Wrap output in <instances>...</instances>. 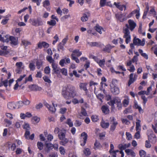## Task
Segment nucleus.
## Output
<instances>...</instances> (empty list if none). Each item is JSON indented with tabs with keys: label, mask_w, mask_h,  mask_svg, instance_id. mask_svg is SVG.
<instances>
[{
	"label": "nucleus",
	"mask_w": 157,
	"mask_h": 157,
	"mask_svg": "<svg viewBox=\"0 0 157 157\" xmlns=\"http://www.w3.org/2000/svg\"><path fill=\"white\" fill-rule=\"evenodd\" d=\"M115 104L117 105V107L119 110H121L122 108V103L121 100L118 98H117Z\"/></svg>",
	"instance_id": "5701e85b"
},
{
	"label": "nucleus",
	"mask_w": 157,
	"mask_h": 157,
	"mask_svg": "<svg viewBox=\"0 0 157 157\" xmlns=\"http://www.w3.org/2000/svg\"><path fill=\"white\" fill-rule=\"evenodd\" d=\"M126 144H121L119 145L118 147L121 151H123V150L127 148Z\"/></svg>",
	"instance_id": "864d4df0"
},
{
	"label": "nucleus",
	"mask_w": 157,
	"mask_h": 157,
	"mask_svg": "<svg viewBox=\"0 0 157 157\" xmlns=\"http://www.w3.org/2000/svg\"><path fill=\"white\" fill-rule=\"evenodd\" d=\"M95 29L97 32L100 34H101L102 33V31H103L104 29L103 28L98 25H96L95 27Z\"/></svg>",
	"instance_id": "cd10ccee"
},
{
	"label": "nucleus",
	"mask_w": 157,
	"mask_h": 157,
	"mask_svg": "<svg viewBox=\"0 0 157 157\" xmlns=\"http://www.w3.org/2000/svg\"><path fill=\"white\" fill-rule=\"evenodd\" d=\"M46 59L50 63H52L54 62V60L53 59L51 56H47L46 57Z\"/></svg>",
	"instance_id": "338daca9"
},
{
	"label": "nucleus",
	"mask_w": 157,
	"mask_h": 157,
	"mask_svg": "<svg viewBox=\"0 0 157 157\" xmlns=\"http://www.w3.org/2000/svg\"><path fill=\"white\" fill-rule=\"evenodd\" d=\"M21 43L25 47L28 45L31 44V43L30 41H28L26 40H22Z\"/></svg>",
	"instance_id": "473e14b6"
},
{
	"label": "nucleus",
	"mask_w": 157,
	"mask_h": 157,
	"mask_svg": "<svg viewBox=\"0 0 157 157\" xmlns=\"http://www.w3.org/2000/svg\"><path fill=\"white\" fill-rule=\"evenodd\" d=\"M156 12L155 11L154 8L153 7H151L150 10L148 13L149 15L153 16L155 17L156 15Z\"/></svg>",
	"instance_id": "c756f323"
},
{
	"label": "nucleus",
	"mask_w": 157,
	"mask_h": 157,
	"mask_svg": "<svg viewBox=\"0 0 157 157\" xmlns=\"http://www.w3.org/2000/svg\"><path fill=\"white\" fill-rule=\"evenodd\" d=\"M33 81V78L32 75H30L27 78H25L24 81H23V84H25L28 81Z\"/></svg>",
	"instance_id": "58836bf2"
},
{
	"label": "nucleus",
	"mask_w": 157,
	"mask_h": 157,
	"mask_svg": "<svg viewBox=\"0 0 157 157\" xmlns=\"http://www.w3.org/2000/svg\"><path fill=\"white\" fill-rule=\"evenodd\" d=\"M114 5H115L116 7L118 8L120 10L122 11L123 10V9H124V10H125L126 9V7L125 5H121L120 4V3L119 2H114Z\"/></svg>",
	"instance_id": "f8f14e48"
},
{
	"label": "nucleus",
	"mask_w": 157,
	"mask_h": 157,
	"mask_svg": "<svg viewBox=\"0 0 157 157\" xmlns=\"http://www.w3.org/2000/svg\"><path fill=\"white\" fill-rule=\"evenodd\" d=\"M113 47L111 46L109 44L107 45L105 48L103 49V51H106L108 52H109L110 50Z\"/></svg>",
	"instance_id": "c9c22d12"
},
{
	"label": "nucleus",
	"mask_w": 157,
	"mask_h": 157,
	"mask_svg": "<svg viewBox=\"0 0 157 157\" xmlns=\"http://www.w3.org/2000/svg\"><path fill=\"white\" fill-rule=\"evenodd\" d=\"M139 52L142 56H143L144 59H148V55L146 53H144L142 50L139 49Z\"/></svg>",
	"instance_id": "2f4dec72"
},
{
	"label": "nucleus",
	"mask_w": 157,
	"mask_h": 157,
	"mask_svg": "<svg viewBox=\"0 0 157 157\" xmlns=\"http://www.w3.org/2000/svg\"><path fill=\"white\" fill-rule=\"evenodd\" d=\"M88 44L91 47L99 46L100 45L99 43L97 42H88Z\"/></svg>",
	"instance_id": "79ce46f5"
},
{
	"label": "nucleus",
	"mask_w": 157,
	"mask_h": 157,
	"mask_svg": "<svg viewBox=\"0 0 157 157\" xmlns=\"http://www.w3.org/2000/svg\"><path fill=\"white\" fill-rule=\"evenodd\" d=\"M59 151L60 154L62 155H64L65 153V150L64 147L62 146H60L59 148Z\"/></svg>",
	"instance_id": "8fccbe9b"
},
{
	"label": "nucleus",
	"mask_w": 157,
	"mask_h": 157,
	"mask_svg": "<svg viewBox=\"0 0 157 157\" xmlns=\"http://www.w3.org/2000/svg\"><path fill=\"white\" fill-rule=\"evenodd\" d=\"M96 62H97L101 68H103L104 67L105 63V59L101 60L98 58L96 61Z\"/></svg>",
	"instance_id": "412c9836"
},
{
	"label": "nucleus",
	"mask_w": 157,
	"mask_h": 157,
	"mask_svg": "<svg viewBox=\"0 0 157 157\" xmlns=\"http://www.w3.org/2000/svg\"><path fill=\"white\" fill-rule=\"evenodd\" d=\"M43 79L46 82L48 83H52V81L47 76H44L43 77Z\"/></svg>",
	"instance_id": "a18cd8bd"
},
{
	"label": "nucleus",
	"mask_w": 157,
	"mask_h": 157,
	"mask_svg": "<svg viewBox=\"0 0 157 157\" xmlns=\"http://www.w3.org/2000/svg\"><path fill=\"white\" fill-rule=\"evenodd\" d=\"M17 104V108H20L23 106L24 105L23 101H19L16 103Z\"/></svg>",
	"instance_id": "6e6d98bb"
},
{
	"label": "nucleus",
	"mask_w": 157,
	"mask_h": 157,
	"mask_svg": "<svg viewBox=\"0 0 157 157\" xmlns=\"http://www.w3.org/2000/svg\"><path fill=\"white\" fill-rule=\"evenodd\" d=\"M111 92L115 95L118 94L120 93L119 88L117 86L114 85L113 82L111 85Z\"/></svg>",
	"instance_id": "9d476101"
},
{
	"label": "nucleus",
	"mask_w": 157,
	"mask_h": 157,
	"mask_svg": "<svg viewBox=\"0 0 157 157\" xmlns=\"http://www.w3.org/2000/svg\"><path fill=\"white\" fill-rule=\"evenodd\" d=\"M0 48L3 50L5 51L4 53V55H6L9 53V52L6 51L7 47V46L2 45H0Z\"/></svg>",
	"instance_id": "a19ab883"
},
{
	"label": "nucleus",
	"mask_w": 157,
	"mask_h": 157,
	"mask_svg": "<svg viewBox=\"0 0 157 157\" xmlns=\"http://www.w3.org/2000/svg\"><path fill=\"white\" fill-rule=\"evenodd\" d=\"M10 43L12 46H15L17 44V40L14 36H10Z\"/></svg>",
	"instance_id": "6ab92c4d"
},
{
	"label": "nucleus",
	"mask_w": 157,
	"mask_h": 157,
	"mask_svg": "<svg viewBox=\"0 0 157 157\" xmlns=\"http://www.w3.org/2000/svg\"><path fill=\"white\" fill-rule=\"evenodd\" d=\"M75 87L70 85H67L62 88L61 94L66 99H69L74 98L76 95Z\"/></svg>",
	"instance_id": "f257e3e1"
},
{
	"label": "nucleus",
	"mask_w": 157,
	"mask_h": 157,
	"mask_svg": "<svg viewBox=\"0 0 157 157\" xmlns=\"http://www.w3.org/2000/svg\"><path fill=\"white\" fill-rule=\"evenodd\" d=\"M52 104L53 105V106H51L48 103L45 104V105L48 109L49 110L52 112H54L56 110L55 107L57 106V104H54V103H53Z\"/></svg>",
	"instance_id": "4468645a"
},
{
	"label": "nucleus",
	"mask_w": 157,
	"mask_h": 157,
	"mask_svg": "<svg viewBox=\"0 0 157 157\" xmlns=\"http://www.w3.org/2000/svg\"><path fill=\"white\" fill-rule=\"evenodd\" d=\"M136 131H140L141 126L140 124L141 121L138 119H136Z\"/></svg>",
	"instance_id": "a878e982"
},
{
	"label": "nucleus",
	"mask_w": 157,
	"mask_h": 157,
	"mask_svg": "<svg viewBox=\"0 0 157 157\" xmlns=\"http://www.w3.org/2000/svg\"><path fill=\"white\" fill-rule=\"evenodd\" d=\"M64 45L62 44V43H60L58 46V49L59 51L61 50H64Z\"/></svg>",
	"instance_id": "bf43d9fd"
},
{
	"label": "nucleus",
	"mask_w": 157,
	"mask_h": 157,
	"mask_svg": "<svg viewBox=\"0 0 157 157\" xmlns=\"http://www.w3.org/2000/svg\"><path fill=\"white\" fill-rule=\"evenodd\" d=\"M43 6L45 8H47L50 4L49 1L48 0H45L43 2Z\"/></svg>",
	"instance_id": "0e129e2a"
},
{
	"label": "nucleus",
	"mask_w": 157,
	"mask_h": 157,
	"mask_svg": "<svg viewBox=\"0 0 157 157\" xmlns=\"http://www.w3.org/2000/svg\"><path fill=\"white\" fill-rule=\"evenodd\" d=\"M92 121L94 122H97L98 120V117L96 115H92L91 117Z\"/></svg>",
	"instance_id": "680f3d73"
},
{
	"label": "nucleus",
	"mask_w": 157,
	"mask_h": 157,
	"mask_svg": "<svg viewBox=\"0 0 157 157\" xmlns=\"http://www.w3.org/2000/svg\"><path fill=\"white\" fill-rule=\"evenodd\" d=\"M32 120L33 121H34L36 123H38L40 120V118L36 116L33 117L32 119Z\"/></svg>",
	"instance_id": "09e8293b"
},
{
	"label": "nucleus",
	"mask_w": 157,
	"mask_h": 157,
	"mask_svg": "<svg viewBox=\"0 0 157 157\" xmlns=\"http://www.w3.org/2000/svg\"><path fill=\"white\" fill-rule=\"evenodd\" d=\"M129 103V99L128 98L125 99L123 101V105L126 107L128 105Z\"/></svg>",
	"instance_id": "4d7b16f0"
},
{
	"label": "nucleus",
	"mask_w": 157,
	"mask_h": 157,
	"mask_svg": "<svg viewBox=\"0 0 157 157\" xmlns=\"http://www.w3.org/2000/svg\"><path fill=\"white\" fill-rule=\"evenodd\" d=\"M29 88L31 90H39V87L36 85H31L29 86Z\"/></svg>",
	"instance_id": "bb28decb"
},
{
	"label": "nucleus",
	"mask_w": 157,
	"mask_h": 157,
	"mask_svg": "<svg viewBox=\"0 0 157 157\" xmlns=\"http://www.w3.org/2000/svg\"><path fill=\"white\" fill-rule=\"evenodd\" d=\"M37 145L38 148L40 150H42L43 149V145L42 142H38Z\"/></svg>",
	"instance_id": "13d9d810"
},
{
	"label": "nucleus",
	"mask_w": 157,
	"mask_h": 157,
	"mask_svg": "<svg viewBox=\"0 0 157 157\" xmlns=\"http://www.w3.org/2000/svg\"><path fill=\"white\" fill-rule=\"evenodd\" d=\"M43 65V62L41 60H37L36 61V65L37 66V68L38 69H40L41 66Z\"/></svg>",
	"instance_id": "e433bc0d"
},
{
	"label": "nucleus",
	"mask_w": 157,
	"mask_h": 157,
	"mask_svg": "<svg viewBox=\"0 0 157 157\" xmlns=\"http://www.w3.org/2000/svg\"><path fill=\"white\" fill-rule=\"evenodd\" d=\"M87 114L86 110L83 108L82 109L81 113L78 116V117L80 119H83V116H87Z\"/></svg>",
	"instance_id": "aec40b11"
},
{
	"label": "nucleus",
	"mask_w": 157,
	"mask_h": 157,
	"mask_svg": "<svg viewBox=\"0 0 157 157\" xmlns=\"http://www.w3.org/2000/svg\"><path fill=\"white\" fill-rule=\"evenodd\" d=\"M84 154L86 156H88L91 154L90 149L88 148H86L83 151Z\"/></svg>",
	"instance_id": "603ef678"
},
{
	"label": "nucleus",
	"mask_w": 157,
	"mask_h": 157,
	"mask_svg": "<svg viewBox=\"0 0 157 157\" xmlns=\"http://www.w3.org/2000/svg\"><path fill=\"white\" fill-rule=\"evenodd\" d=\"M110 123L111 124L110 126V130L111 131H113L116 129V126L118 123L116 121V120L114 117H110Z\"/></svg>",
	"instance_id": "0eeeda50"
},
{
	"label": "nucleus",
	"mask_w": 157,
	"mask_h": 157,
	"mask_svg": "<svg viewBox=\"0 0 157 157\" xmlns=\"http://www.w3.org/2000/svg\"><path fill=\"white\" fill-rule=\"evenodd\" d=\"M44 72L46 74H49L50 72V68L49 66L46 67L44 69Z\"/></svg>",
	"instance_id": "69168bd1"
},
{
	"label": "nucleus",
	"mask_w": 157,
	"mask_h": 157,
	"mask_svg": "<svg viewBox=\"0 0 157 157\" xmlns=\"http://www.w3.org/2000/svg\"><path fill=\"white\" fill-rule=\"evenodd\" d=\"M140 8L135 10L129 13L127 16L128 18H129L132 17L134 14H136V17L137 19H138L140 16Z\"/></svg>",
	"instance_id": "1a4fd4ad"
},
{
	"label": "nucleus",
	"mask_w": 157,
	"mask_h": 157,
	"mask_svg": "<svg viewBox=\"0 0 157 157\" xmlns=\"http://www.w3.org/2000/svg\"><path fill=\"white\" fill-rule=\"evenodd\" d=\"M133 43L135 45L143 46L145 44V40L144 39H143L141 41L139 38L135 36L133 40Z\"/></svg>",
	"instance_id": "6e6552de"
},
{
	"label": "nucleus",
	"mask_w": 157,
	"mask_h": 157,
	"mask_svg": "<svg viewBox=\"0 0 157 157\" xmlns=\"http://www.w3.org/2000/svg\"><path fill=\"white\" fill-rule=\"evenodd\" d=\"M60 142V144L62 145L65 146L66 144L69 141L68 139H65V140H62Z\"/></svg>",
	"instance_id": "052dcab7"
},
{
	"label": "nucleus",
	"mask_w": 157,
	"mask_h": 157,
	"mask_svg": "<svg viewBox=\"0 0 157 157\" xmlns=\"http://www.w3.org/2000/svg\"><path fill=\"white\" fill-rule=\"evenodd\" d=\"M66 132L65 130H63L59 133L58 137L59 139L60 140H63L65 139H67L65 138Z\"/></svg>",
	"instance_id": "2eb2a0df"
},
{
	"label": "nucleus",
	"mask_w": 157,
	"mask_h": 157,
	"mask_svg": "<svg viewBox=\"0 0 157 157\" xmlns=\"http://www.w3.org/2000/svg\"><path fill=\"white\" fill-rule=\"evenodd\" d=\"M29 67L31 71H34L36 69L35 63L33 62L30 63L29 65Z\"/></svg>",
	"instance_id": "c85d7f7f"
},
{
	"label": "nucleus",
	"mask_w": 157,
	"mask_h": 157,
	"mask_svg": "<svg viewBox=\"0 0 157 157\" xmlns=\"http://www.w3.org/2000/svg\"><path fill=\"white\" fill-rule=\"evenodd\" d=\"M16 67L15 70L16 73L20 74L22 70L24 68V66L21 62H17L15 64Z\"/></svg>",
	"instance_id": "423d86ee"
},
{
	"label": "nucleus",
	"mask_w": 157,
	"mask_h": 157,
	"mask_svg": "<svg viewBox=\"0 0 157 157\" xmlns=\"http://www.w3.org/2000/svg\"><path fill=\"white\" fill-rule=\"evenodd\" d=\"M124 33L123 37L125 38V41L127 44H128L131 41V36L130 34V32L129 30L126 29L123 30Z\"/></svg>",
	"instance_id": "7ed1b4c3"
},
{
	"label": "nucleus",
	"mask_w": 157,
	"mask_h": 157,
	"mask_svg": "<svg viewBox=\"0 0 157 157\" xmlns=\"http://www.w3.org/2000/svg\"><path fill=\"white\" fill-rule=\"evenodd\" d=\"M7 106L9 109L13 110L17 108V104L16 103L13 102H9L8 103Z\"/></svg>",
	"instance_id": "ddd939ff"
},
{
	"label": "nucleus",
	"mask_w": 157,
	"mask_h": 157,
	"mask_svg": "<svg viewBox=\"0 0 157 157\" xmlns=\"http://www.w3.org/2000/svg\"><path fill=\"white\" fill-rule=\"evenodd\" d=\"M29 21L31 24L34 26H39L44 24L42 21L38 18L30 19Z\"/></svg>",
	"instance_id": "20e7f679"
},
{
	"label": "nucleus",
	"mask_w": 157,
	"mask_h": 157,
	"mask_svg": "<svg viewBox=\"0 0 157 157\" xmlns=\"http://www.w3.org/2000/svg\"><path fill=\"white\" fill-rule=\"evenodd\" d=\"M72 54H75L76 56L78 57L80 56L82 54V53L81 52L79 51L78 49H75L72 52Z\"/></svg>",
	"instance_id": "f704fd0d"
},
{
	"label": "nucleus",
	"mask_w": 157,
	"mask_h": 157,
	"mask_svg": "<svg viewBox=\"0 0 157 157\" xmlns=\"http://www.w3.org/2000/svg\"><path fill=\"white\" fill-rule=\"evenodd\" d=\"M125 151L128 155H130L132 157H134L136 156L135 153L131 149H126L125 150Z\"/></svg>",
	"instance_id": "4be33fe9"
},
{
	"label": "nucleus",
	"mask_w": 157,
	"mask_h": 157,
	"mask_svg": "<svg viewBox=\"0 0 157 157\" xmlns=\"http://www.w3.org/2000/svg\"><path fill=\"white\" fill-rule=\"evenodd\" d=\"M66 123L70 127H72L73 126V123L70 119H68Z\"/></svg>",
	"instance_id": "e2e57ef3"
},
{
	"label": "nucleus",
	"mask_w": 157,
	"mask_h": 157,
	"mask_svg": "<svg viewBox=\"0 0 157 157\" xmlns=\"http://www.w3.org/2000/svg\"><path fill=\"white\" fill-rule=\"evenodd\" d=\"M71 56L72 59L75 61L77 63H79V59L76 57V56L75 55V54H72Z\"/></svg>",
	"instance_id": "de8ad7c7"
},
{
	"label": "nucleus",
	"mask_w": 157,
	"mask_h": 157,
	"mask_svg": "<svg viewBox=\"0 0 157 157\" xmlns=\"http://www.w3.org/2000/svg\"><path fill=\"white\" fill-rule=\"evenodd\" d=\"M147 134L149 140H151L152 138L154 140L153 143H155L156 142V137L151 130H148Z\"/></svg>",
	"instance_id": "9b49d317"
},
{
	"label": "nucleus",
	"mask_w": 157,
	"mask_h": 157,
	"mask_svg": "<svg viewBox=\"0 0 157 157\" xmlns=\"http://www.w3.org/2000/svg\"><path fill=\"white\" fill-rule=\"evenodd\" d=\"M122 123L127 125H128L130 123V122L126 118H122L121 119Z\"/></svg>",
	"instance_id": "3c124183"
},
{
	"label": "nucleus",
	"mask_w": 157,
	"mask_h": 157,
	"mask_svg": "<svg viewBox=\"0 0 157 157\" xmlns=\"http://www.w3.org/2000/svg\"><path fill=\"white\" fill-rule=\"evenodd\" d=\"M10 36L8 35L4 36L2 37V41L3 42L8 43L10 41Z\"/></svg>",
	"instance_id": "72a5a7b5"
},
{
	"label": "nucleus",
	"mask_w": 157,
	"mask_h": 157,
	"mask_svg": "<svg viewBox=\"0 0 157 157\" xmlns=\"http://www.w3.org/2000/svg\"><path fill=\"white\" fill-rule=\"evenodd\" d=\"M115 15L116 18L121 22H123L126 20L124 17V15L123 14H116Z\"/></svg>",
	"instance_id": "dca6fc26"
},
{
	"label": "nucleus",
	"mask_w": 157,
	"mask_h": 157,
	"mask_svg": "<svg viewBox=\"0 0 157 157\" xmlns=\"http://www.w3.org/2000/svg\"><path fill=\"white\" fill-rule=\"evenodd\" d=\"M101 125L102 128H106L109 127V122H106L105 121L102 120L101 123Z\"/></svg>",
	"instance_id": "393cba45"
},
{
	"label": "nucleus",
	"mask_w": 157,
	"mask_h": 157,
	"mask_svg": "<svg viewBox=\"0 0 157 157\" xmlns=\"http://www.w3.org/2000/svg\"><path fill=\"white\" fill-rule=\"evenodd\" d=\"M101 109L103 113L105 114H107L109 113V110L108 108L106 106H102Z\"/></svg>",
	"instance_id": "7c9ffc66"
},
{
	"label": "nucleus",
	"mask_w": 157,
	"mask_h": 157,
	"mask_svg": "<svg viewBox=\"0 0 157 157\" xmlns=\"http://www.w3.org/2000/svg\"><path fill=\"white\" fill-rule=\"evenodd\" d=\"M23 128L26 131L29 130L30 129L29 125L28 123H25L23 125Z\"/></svg>",
	"instance_id": "5fc2aeb1"
},
{
	"label": "nucleus",
	"mask_w": 157,
	"mask_h": 157,
	"mask_svg": "<svg viewBox=\"0 0 157 157\" xmlns=\"http://www.w3.org/2000/svg\"><path fill=\"white\" fill-rule=\"evenodd\" d=\"M117 98H113L112 100H110L107 102V103L111 106V110L112 111L115 109L114 104H115Z\"/></svg>",
	"instance_id": "a211bd4d"
},
{
	"label": "nucleus",
	"mask_w": 157,
	"mask_h": 157,
	"mask_svg": "<svg viewBox=\"0 0 157 157\" xmlns=\"http://www.w3.org/2000/svg\"><path fill=\"white\" fill-rule=\"evenodd\" d=\"M81 19L82 22L86 21L88 20V17L86 14L84 13L83 15L81 17Z\"/></svg>",
	"instance_id": "c03bdc74"
},
{
	"label": "nucleus",
	"mask_w": 157,
	"mask_h": 157,
	"mask_svg": "<svg viewBox=\"0 0 157 157\" xmlns=\"http://www.w3.org/2000/svg\"><path fill=\"white\" fill-rule=\"evenodd\" d=\"M139 154L141 157H145L146 153L143 150H140L139 151Z\"/></svg>",
	"instance_id": "774afa93"
},
{
	"label": "nucleus",
	"mask_w": 157,
	"mask_h": 157,
	"mask_svg": "<svg viewBox=\"0 0 157 157\" xmlns=\"http://www.w3.org/2000/svg\"><path fill=\"white\" fill-rule=\"evenodd\" d=\"M87 85V83H80L79 84V87L81 90H83L86 94L88 92L86 86Z\"/></svg>",
	"instance_id": "f3484780"
},
{
	"label": "nucleus",
	"mask_w": 157,
	"mask_h": 157,
	"mask_svg": "<svg viewBox=\"0 0 157 157\" xmlns=\"http://www.w3.org/2000/svg\"><path fill=\"white\" fill-rule=\"evenodd\" d=\"M128 24L125 25L126 28H124L123 30L126 29H129L131 31H132L136 26V23L133 20L129 19L128 21Z\"/></svg>",
	"instance_id": "f03ea898"
},
{
	"label": "nucleus",
	"mask_w": 157,
	"mask_h": 157,
	"mask_svg": "<svg viewBox=\"0 0 157 157\" xmlns=\"http://www.w3.org/2000/svg\"><path fill=\"white\" fill-rule=\"evenodd\" d=\"M152 127L155 132L157 134V121H155L152 124Z\"/></svg>",
	"instance_id": "4c0bfd02"
},
{
	"label": "nucleus",
	"mask_w": 157,
	"mask_h": 157,
	"mask_svg": "<svg viewBox=\"0 0 157 157\" xmlns=\"http://www.w3.org/2000/svg\"><path fill=\"white\" fill-rule=\"evenodd\" d=\"M133 74L131 73L130 75L129 79L128 82V86H130L133 82H132L133 80Z\"/></svg>",
	"instance_id": "ea45409f"
},
{
	"label": "nucleus",
	"mask_w": 157,
	"mask_h": 157,
	"mask_svg": "<svg viewBox=\"0 0 157 157\" xmlns=\"http://www.w3.org/2000/svg\"><path fill=\"white\" fill-rule=\"evenodd\" d=\"M48 24L52 26H55L56 24V22L55 20H51L50 21H48L47 22Z\"/></svg>",
	"instance_id": "49530a36"
},
{
	"label": "nucleus",
	"mask_w": 157,
	"mask_h": 157,
	"mask_svg": "<svg viewBox=\"0 0 157 157\" xmlns=\"http://www.w3.org/2000/svg\"><path fill=\"white\" fill-rule=\"evenodd\" d=\"M101 147V145L99 143L96 141L94 144V149H99Z\"/></svg>",
	"instance_id": "37998d69"
},
{
	"label": "nucleus",
	"mask_w": 157,
	"mask_h": 157,
	"mask_svg": "<svg viewBox=\"0 0 157 157\" xmlns=\"http://www.w3.org/2000/svg\"><path fill=\"white\" fill-rule=\"evenodd\" d=\"M87 134L85 132H83L81 134L80 143L81 146H83L85 144L87 141Z\"/></svg>",
	"instance_id": "39448f33"
},
{
	"label": "nucleus",
	"mask_w": 157,
	"mask_h": 157,
	"mask_svg": "<svg viewBox=\"0 0 157 157\" xmlns=\"http://www.w3.org/2000/svg\"><path fill=\"white\" fill-rule=\"evenodd\" d=\"M46 148L45 149V151L48 152L52 150L53 148V144L49 143L46 144Z\"/></svg>",
	"instance_id": "b1692460"
}]
</instances>
